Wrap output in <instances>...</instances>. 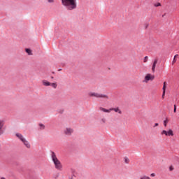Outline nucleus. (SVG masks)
Here are the masks:
<instances>
[{
  "instance_id": "obj_1",
  "label": "nucleus",
  "mask_w": 179,
  "mask_h": 179,
  "mask_svg": "<svg viewBox=\"0 0 179 179\" xmlns=\"http://www.w3.org/2000/svg\"><path fill=\"white\" fill-rule=\"evenodd\" d=\"M62 3L68 10H73V9H76L78 6L76 0H62Z\"/></svg>"
},
{
  "instance_id": "obj_2",
  "label": "nucleus",
  "mask_w": 179,
  "mask_h": 179,
  "mask_svg": "<svg viewBox=\"0 0 179 179\" xmlns=\"http://www.w3.org/2000/svg\"><path fill=\"white\" fill-rule=\"evenodd\" d=\"M51 157L56 170H59V171H62V164L61 163V161H59V159H58V158L57 157L55 152H52Z\"/></svg>"
},
{
  "instance_id": "obj_3",
  "label": "nucleus",
  "mask_w": 179,
  "mask_h": 179,
  "mask_svg": "<svg viewBox=\"0 0 179 179\" xmlns=\"http://www.w3.org/2000/svg\"><path fill=\"white\" fill-rule=\"evenodd\" d=\"M88 96L90 97H95V99H106V100H108L109 97L108 95L99 93V92H89Z\"/></svg>"
},
{
  "instance_id": "obj_4",
  "label": "nucleus",
  "mask_w": 179,
  "mask_h": 179,
  "mask_svg": "<svg viewBox=\"0 0 179 179\" xmlns=\"http://www.w3.org/2000/svg\"><path fill=\"white\" fill-rule=\"evenodd\" d=\"M15 136H17V138H18V139H20V141L22 142V143L24 145V146L27 149H30V148H31L30 143H29V141L26 140V138H24V136H23V135H22L21 134L17 133L15 134Z\"/></svg>"
},
{
  "instance_id": "obj_5",
  "label": "nucleus",
  "mask_w": 179,
  "mask_h": 179,
  "mask_svg": "<svg viewBox=\"0 0 179 179\" xmlns=\"http://www.w3.org/2000/svg\"><path fill=\"white\" fill-rule=\"evenodd\" d=\"M161 135H165V136H174V131H173L171 129H169L168 131L163 130L161 132Z\"/></svg>"
},
{
  "instance_id": "obj_6",
  "label": "nucleus",
  "mask_w": 179,
  "mask_h": 179,
  "mask_svg": "<svg viewBox=\"0 0 179 179\" xmlns=\"http://www.w3.org/2000/svg\"><path fill=\"white\" fill-rule=\"evenodd\" d=\"M64 134L67 136H71V135L73 134V129L71 127H66V129H64Z\"/></svg>"
},
{
  "instance_id": "obj_7",
  "label": "nucleus",
  "mask_w": 179,
  "mask_h": 179,
  "mask_svg": "<svg viewBox=\"0 0 179 179\" xmlns=\"http://www.w3.org/2000/svg\"><path fill=\"white\" fill-rule=\"evenodd\" d=\"M155 79V76H152V74H147L144 78L145 83H148L149 80H153Z\"/></svg>"
},
{
  "instance_id": "obj_8",
  "label": "nucleus",
  "mask_w": 179,
  "mask_h": 179,
  "mask_svg": "<svg viewBox=\"0 0 179 179\" xmlns=\"http://www.w3.org/2000/svg\"><path fill=\"white\" fill-rule=\"evenodd\" d=\"M3 125H5V122L0 120V136L3 134Z\"/></svg>"
},
{
  "instance_id": "obj_9",
  "label": "nucleus",
  "mask_w": 179,
  "mask_h": 179,
  "mask_svg": "<svg viewBox=\"0 0 179 179\" xmlns=\"http://www.w3.org/2000/svg\"><path fill=\"white\" fill-rule=\"evenodd\" d=\"M110 111H115V113H118V114H122V111L120 109L119 107L117 108H111Z\"/></svg>"
},
{
  "instance_id": "obj_10",
  "label": "nucleus",
  "mask_w": 179,
  "mask_h": 179,
  "mask_svg": "<svg viewBox=\"0 0 179 179\" xmlns=\"http://www.w3.org/2000/svg\"><path fill=\"white\" fill-rule=\"evenodd\" d=\"M42 85L43 86L48 87L51 85V83L47 80H42Z\"/></svg>"
},
{
  "instance_id": "obj_11",
  "label": "nucleus",
  "mask_w": 179,
  "mask_h": 179,
  "mask_svg": "<svg viewBox=\"0 0 179 179\" xmlns=\"http://www.w3.org/2000/svg\"><path fill=\"white\" fill-rule=\"evenodd\" d=\"M99 110H100V111H103V113H111V108L106 109L103 107H100Z\"/></svg>"
},
{
  "instance_id": "obj_12",
  "label": "nucleus",
  "mask_w": 179,
  "mask_h": 179,
  "mask_svg": "<svg viewBox=\"0 0 179 179\" xmlns=\"http://www.w3.org/2000/svg\"><path fill=\"white\" fill-rule=\"evenodd\" d=\"M157 59H156L154 62H153V64H152V72H155V69H156V65H157Z\"/></svg>"
},
{
  "instance_id": "obj_13",
  "label": "nucleus",
  "mask_w": 179,
  "mask_h": 179,
  "mask_svg": "<svg viewBox=\"0 0 179 179\" xmlns=\"http://www.w3.org/2000/svg\"><path fill=\"white\" fill-rule=\"evenodd\" d=\"M53 89H57L58 85L57 83H50V85Z\"/></svg>"
},
{
  "instance_id": "obj_14",
  "label": "nucleus",
  "mask_w": 179,
  "mask_h": 179,
  "mask_svg": "<svg viewBox=\"0 0 179 179\" xmlns=\"http://www.w3.org/2000/svg\"><path fill=\"white\" fill-rule=\"evenodd\" d=\"M26 52L28 54V55H33V53L31 52V50L27 48L25 49Z\"/></svg>"
},
{
  "instance_id": "obj_15",
  "label": "nucleus",
  "mask_w": 179,
  "mask_h": 179,
  "mask_svg": "<svg viewBox=\"0 0 179 179\" xmlns=\"http://www.w3.org/2000/svg\"><path fill=\"white\" fill-rule=\"evenodd\" d=\"M124 163H126V164H128V163H129V159L128 157H124Z\"/></svg>"
},
{
  "instance_id": "obj_16",
  "label": "nucleus",
  "mask_w": 179,
  "mask_h": 179,
  "mask_svg": "<svg viewBox=\"0 0 179 179\" xmlns=\"http://www.w3.org/2000/svg\"><path fill=\"white\" fill-rule=\"evenodd\" d=\"M166 85H167V83L166 82H164V86H163V88H162L163 92H166Z\"/></svg>"
},
{
  "instance_id": "obj_17",
  "label": "nucleus",
  "mask_w": 179,
  "mask_h": 179,
  "mask_svg": "<svg viewBox=\"0 0 179 179\" xmlns=\"http://www.w3.org/2000/svg\"><path fill=\"white\" fill-rule=\"evenodd\" d=\"M39 127H40V129H45V126L43 124H40Z\"/></svg>"
},
{
  "instance_id": "obj_18",
  "label": "nucleus",
  "mask_w": 179,
  "mask_h": 179,
  "mask_svg": "<svg viewBox=\"0 0 179 179\" xmlns=\"http://www.w3.org/2000/svg\"><path fill=\"white\" fill-rule=\"evenodd\" d=\"M167 122H169V120H167V119L164 121V127H167Z\"/></svg>"
},
{
  "instance_id": "obj_19",
  "label": "nucleus",
  "mask_w": 179,
  "mask_h": 179,
  "mask_svg": "<svg viewBox=\"0 0 179 179\" xmlns=\"http://www.w3.org/2000/svg\"><path fill=\"white\" fill-rule=\"evenodd\" d=\"M140 179H150V178L148 176H142Z\"/></svg>"
},
{
  "instance_id": "obj_20",
  "label": "nucleus",
  "mask_w": 179,
  "mask_h": 179,
  "mask_svg": "<svg viewBox=\"0 0 179 179\" xmlns=\"http://www.w3.org/2000/svg\"><path fill=\"white\" fill-rule=\"evenodd\" d=\"M106 118H102L101 120V122H102V124H106Z\"/></svg>"
},
{
  "instance_id": "obj_21",
  "label": "nucleus",
  "mask_w": 179,
  "mask_h": 179,
  "mask_svg": "<svg viewBox=\"0 0 179 179\" xmlns=\"http://www.w3.org/2000/svg\"><path fill=\"white\" fill-rule=\"evenodd\" d=\"M148 56H145V57H144L143 62H148Z\"/></svg>"
},
{
  "instance_id": "obj_22",
  "label": "nucleus",
  "mask_w": 179,
  "mask_h": 179,
  "mask_svg": "<svg viewBox=\"0 0 179 179\" xmlns=\"http://www.w3.org/2000/svg\"><path fill=\"white\" fill-rule=\"evenodd\" d=\"M164 96H166V91H163L162 99H164Z\"/></svg>"
},
{
  "instance_id": "obj_23",
  "label": "nucleus",
  "mask_w": 179,
  "mask_h": 179,
  "mask_svg": "<svg viewBox=\"0 0 179 179\" xmlns=\"http://www.w3.org/2000/svg\"><path fill=\"white\" fill-rule=\"evenodd\" d=\"M145 29H147L148 27H149V24L146 23L145 24Z\"/></svg>"
},
{
  "instance_id": "obj_24",
  "label": "nucleus",
  "mask_w": 179,
  "mask_h": 179,
  "mask_svg": "<svg viewBox=\"0 0 179 179\" xmlns=\"http://www.w3.org/2000/svg\"><path fill=\"white\" fill-rule=\"evenodd\" d=\"M169 170H170V171H173V170H174V167L170 166Z\"/></svg>"
},
{
  "instance_id": "obj_25",
  "label": "nucleus",
  "mask_w": 179,
  "mask_h": 179,
  "mask_svg": "<svg viewBox=\"0 0 179 179\" xmlns=\"http://www.w3.org/2000/svg\"><path fill=\"white\" fill-rule=\"evenodd\" d=\"M48 2H49L50 3H54V0H47Z\"/></svg>"
},
{
  "instance_id": "obj_26",
  "label": "nucleus",
  "mask_w": 179,
  "mask_h": 179,
  "mask_svg": "<svg viewBox=\"0 0 179 179\" xmlns=\"http://www.w3.org/2000/svg\"><path fill=\"white\" fill-rule=\"evenodd\" d=\"M150 177H156V174L155 173H151Z\"/></svg>"
},
{
  "instance_id": "obj_27",
  "label": "nucleus",
  "mask_w": 179,
  "mask_h": 179,
  "mask_svg": "<svg viewBox=\"0 0 179 179\" xmlns=\"http://www.w3.org/2000/svg\"><path fill=\"white\" fill-rule=\"evenodd\" d=\"M156 127H159V123H155V124L154 128Z\"/></svg>"
},
{
  "instance_id": "obj_28",
  "label": "nucleus",
  "mask_w": 179,
  "mask_h": 179,
  "mask_svg": "<svg viewBox=\"0 0 179 179\" xmlns=\"http://www.w3.org/2000/svg\"><path fill=\"white\" fill-rule=\"evenodd\" d=\"M176 59H173L172 64H176Z\"/></svg>"
},
{
  "instance_id": "obj_29",
  "label": "nucleus",
  "mask_w": 179,
  "mask_h": 179,
  "mask_svg": "<svg viewBox=\"0 0 179 179\" xmlns=\"http://www.w3.org/2000/svg\"><path fill=\"white\" fill-rule=\"evenodd\" d=\"M176 111H177V108H175L173 110V113H176Z\"/></svg>"
},
{
  "instance_id": "obj_30",
  "label": "nucleus",
  "mask_w": 179,
  "mask_h": 179,
  "mask_svg": "<svg viewBox=\"0 0 179 179\" xmlns=\"http://www.w3.org/2000/svg\"><path fill=\"white\" fill-rule=\"evenodd\" d=\"M178 57V55H176L174 57V59L177 58Z\"/></svg>"
},
{
  "instance_id": "obj_31",
  "label": "nucleus",
  "mask_w": 179,
  "mask_h": 179,
  "mask_svg": "<svg viewBox=\"0 0 179 179\" xmlns=\"http://www.w3.org/2000/svg\"><path fill=\"white\" fill-rule=\"evenodd\" d=\"M157 6H160V3H159L157 5Z\"/></svg>"
},
{
  "instance_id": "obj_32",
  "label": "nucleus",
  "mask_w": 179,
  "mask_h": 179,
  "mask_svg": "<svg viewBox=\"0 0 179 179\" xmlns=\"http://www.w3.org/2000/svg\"><path fill=\"white\" fill-rule=\"evenodd\" d=\"M174 108H177V107L176 106V105H174Z\"/></svg>"
},
{
  "instance_id": "obj_33",
  "label": "nucleus",
  "mask_w": 179,
  "mask_h": 179,
  "mask_svg": "<svg viewBox=\"0 0 179 179\" xmlns=\"http://www.w3.org/2000/svg\"><path fill=\"white\" fill-rule=\"evenodd\" d=\"M51 79H54V77H51Z\"/></svg>"
},
{
  "instance_id": "obj_34",
  "label": "nucleus",
  "mask_w": 179,
  "mask_h": 179,
  "mask_svg": "<svg viewBox=\"0 0 179 179\" xmlns=\"http://www.w3.org/2000/svg\"><path fill=\"white\" fill-rule=\"evenodd\" d=\"M1 179H5V178H1Z\"/></svg>"
}]
</instances>
